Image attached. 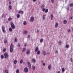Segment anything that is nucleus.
<instances>
[{
    "mask_svg": "<svg viewBox=\"0 0 73 73\" xmlns=\"http://www.w3.org/2000/svg\"><path fill=\"white\" fill-rule=\"evenodd\" d=\"M32 69L33 70H35V66H33Z\"/></svg>",
    "mask_w": 73,
    "mask_h": 73,
    "instance_id": "obj_44",
    "label": "nucleus"
},
{
    "mask_svg": "<svg viewBox=\"0 0 73 73\" xmlns=\"http://www.w3.org/2000/svg\"><path fill=\"white\" fill-rule=\"evenodd\" d=\"M37 52V54H40L41 53V52H40V51H38Z\"/></svg>",
    "mask_w": 73,
    "mask_h": 73,
    "instance_id": "obj_17",
    "label": "nucleus"
},
{
    "mask_svg": "<svg viewBox=\"0 0 73 73\" xmlns=\"http://www.w3.org/2000/svg\"><path fill=\"white\" fill-rule=\"evenodd\" d=\"M43 66H45V63H43Z\"/></svg>",
    "mask_w": 73,
    "mask_h": 73,
    "instance_id": "obj_54",
    "label": "nucleus"
},
{
    "mask_svg": "<svg viewBox=\"0 0 73 73\" xmlns=\"http://www.w3.org/2000/svg\"><path fill=\"white\" fill-rule=\"evenodd\" d=\"M15 42H17V38H15Z\"/></svg>",
    "mask_w": 73,
    "mask_h": 73,
    "instance_id": "obj_30",
    "label": "nucleus"
},
{
    "mask_svg": "<svg viewBox=\"0 0 73 73\" xmlns=\"http://www.w3.org/2000/svg\"><path fill=\"white\" fill-rule=\"evenodd\" d=\"M32 61L33 63H35V62H36V60L35 59H33Z\"/></svg>",
    "mask_w": 73,
    "mask_h": 73,
    "instance_id": "obj_22",
    "label": "nucleus"
},
{
    "mask_svg": "<svg viewBox=\"0 0 73 73\" xmlns=\"http://www.w3.org/2000/svg\"><path fill=\"white\" fill-rule=\"evenodd\" d=\"M27 38H30V35H29L28 36Z\"/></svg>",
    "mask_w": 73,
    "mask_h": 73,
    "instance_id": "obj_50",
    "label": "nucleus"
},
{
    "mask_svg": "<svg viewBox=\"0 0 73 73\" xmlns=\"http://www.w3.org/2000/svg\"><path fill=\"white\" fill-rule=\"evenodd\" d=\"M33 0V1H34V2H35V1H37V0Z\"/></svg>",
    "mask_w": 73,
    "mask_h": 73,
    "instance_id": "obj_58",
    "label": "nucleus"
},
{
    "mask_svg": "<svg viewBox=\"0 0 73 73\" xmlns=\"http://www.w3.org/2000/svg\"><path fill=\"white\" fill-rule=\"evenodd\" d=\"M51 20H52L53 19V14H52L51 15Z\"/></svg>",
    "mask_w": 73,
    "mask_h": 73,
    "instance_id": "obj_15",
    "label": "nucleus"
},
{
    "mask_svg": "<svg viewBox=\"0 0 73 73\" xmlns=\"http://www.w3.org/2000/svg\"><path fill=\"white\" fill-rule=\"evenodd\" d=\"M67 11H69V6H68L67 8H66Z\"/></svg>",
    "mask_w": 73,
    "mask_h": 73,
    "instance_id": "obj_47",
    "label": "nucleus"
},
{
    "mask_svg": "<svg viewBox=\"0 0 73 73\" xmlns=\"http://www.w3.org/2000/svg\"><path fill=\"white\" fill-rule=\"evenodd\" d=\"M23 24L24 25H27V22L26 21H24Z\"/></svg>",
    "mask_w": 73,
    "mask_h": 73,
    "instance_id": "obj_20",
    "label": "nucleus"
},
{
    "mask_svg": "<svg viewBox=\"0 0 73 73\" xmlns=\"http://www.w3.org/2000/svg\"><path fill=\"white\" fill-rule=\"evenodd\" d=\"M17 18H19L20 17V15L19 14H17Z\"/></svg>",
    "mask_w": 73,
    "mask_h": 73,
    "instance_id": "obj_35",
    "label": "nucleus"
},
{
    "mask_svg": "<svg viewBox=\"0 0 73 73\" xmlns=\"http://www.w3.org/2000/svg\"><path fill=\"white\" fill-rule=\"evenodd\" d=\"M48 69L50 70V69H51V68H52V66L51 65H50L48 66Z\"/></svg>",
    "mask_w": 73,
    "mask_h": 73,
    "instance_id": "obj_8",
    "label": "nucleus"
},
{
    "mask_svg": "<svg viewBox=\"0 0 73 73\" xmlns=\"http://www.w3.org/2000/svg\"><path fill=\"white\" fill-rule=\"evenodd\" d=\"M37 33H39V30H37Z\"/></svg>",
    "mask_w": 73,
    "mask_h": 73,
    "instance_id": "obj_56",
    "label": "nucleus"
},
{
    "mask_svg": "<svg viewBox=\"0 0 73 73\" xmlns=\"http://www.w3.org/2000/svg\"><path fill=\"white\" fill-rule=\"evenodd\" d=\"M72 31H73V28H72Z\"/></svg>",
    "mask_w": 73,
    "mask_h": 73,
    "instance_id": "obj_62",
    "label": "nucleus"
},
{
    "mask_svg": "<svg viewBox=\"0 0 73 73\" xmlns=\"http://www.w3.org/2000/svg\"><path fill=\"white\" fill-rule=\"evenodd\" d=\"M12 20V18H9L8 19V21H11V20Z\"/></svg>",
    "mask_w": 73,
    "mask_h": 73,
    "instance_id": "obj_31",
    "label": "nucleus"
},
{
    "mask_svg": "<svg viewBox=\"0 0 73 73\" xmlns=\"http://www.w3.org/2000/svg\"><path fill=\"white\" fill-rule=\"evenodd\" d=\"M62 42H61V41L60 40L59 41V43L60 44V45H61V44Z\"/></svg>",
    "mask_w": 73,
    "mask_h": 73,
    "instance_id": "obj_39",
    "label": "nucleus"
},
{
    "mask_svg": "<svg viewBox=\"0 0 73 73\" xmlns=\"http://www.w3.org/2000/svg\"><path fill=\"white\" fill-rule=\"evenodd\" d=\"M70 19H71V20H72L73 19V17H71L70 18Z\"/></svg>",
    "mask_w": 73,
    "mask_h": 73,
    "instance_id": "obj_52",
    "label": "nucleus"
},
{
    "mask_svg": "<svg viewBox=\"0 0 73 73\" xmlns=\"http://www.w3.org/2000/svg\"><path fill=\"white\" fill-rule=\"evenodd\" d=\"M41 63H43V61L42 60V61H41Z\"/></svg>",
    "mask_w": 73,
    "mask_h": 73,
    "instance_id": "obj_59",
    "label": "nucleus"
},
{
    "mask_svg": "<svg viewBox=\"0 0 73 73\" xmlns=\"http://www.w3.org/2000/svg\"><path fill=\"white\" fill-rule=\"evenodd\" d=\"M26 50V48L25 47L23 49V52H24Z\"/></svg>",
    "mask_w": 73,
    "mask_h": 73,
    "instance_id": "obj_16",
    "label": "nucleus"
},
{
    "mask_svg": "<svg viewBox=\"0 0 73 73\" xmlns=\"http://www.w3.org/2000/svg\"><path fill=\"white\" fill-rule=\"evenodd\" d=\"M14 64H16V63H17V60H14Z\"/></svg>",
    "mask_w": 73,
    "mask_h": 73,
    "instance_id": "obj_26",
    "label": "nucleus"
},
{
    "mask_svg": "<svg viewBox=\"0 0 73 73\" xmlns=\"http://www.w3.org/2000/svg\"><path fill=\"white\" fill-rule=\"evenodd\" d=\"M62 72H65V68H62Z\"/></svg>",
    "mask_w": 73,
    "mask_h": 73,
    "instance_id": "obj_24",
    "label": "nucleus"
},
{
    "mask_svg": "<svg viewBox=\"0 0 73 73\" xmlns=\"http://www.w3.org/2000/svg\"><path fill=\"white\" fill-rule=\"evenodd\" d=\"M42 19L43 20H44L45 19V15H43L42 17Z\"/></svg>",
    "mask_w": 73,
    "mask_h": 73,
    "instance_id": "obj_13",
    "label": "nucleus"
},
{
    "mask_svg": "<svg viewBox=\"0 0 73 73\" xmlns=\"http://www.w3.org/2000/svg\"><path fill=\"white\" fill-rule=\"evenodd\" d=\"M17 46H18V47H19V46H20V43H18L17 45Z\"/></svg>",
    "mask_w": 73,
    "mask_h": 73,
    "instance_id": "obj_42",
    "label": "nucleus"
},
{
    "mask_svg": "<svg viewBox=\"0 0 73 73\" xmlns=\"http://www.w3.org/2000/svg\"><path fill=\"white\" fill-rule=\"evenodd\" d=\"M2 17H5V15H4V14H3L2 15Z\"/></svg>",
    "mask_w": 73,
    "mask_h": 73,
    "instance_id": "obj_49",
    "label": "nucleus"
},
{
    "mask_svg": "<svg viewBox=\"0 0 73 73\" xmlns=\"http://www.w3.org/2000/svg\"><path fill=\"white\" fill-rule=\"evenodd\" d=\"M5 27H4V25H3L2 27V29L3 30L4 29H5Z\"/></svg>",
    "mask_w": 73,
    "mask_h": 73,
    "instance_id": "obj_21",
    "label": "nucleus"
},
{
    "mask_svg": "<svg viewBox=\"0 0 73 73\" xmlns=\"http://www.w3.org/2000/svg\"><path fill=\"white\" fill-rule=\"evenodd\" d=\"M72 69H73V68H72Z\"/></svg>",
    "mask_w": 73,
    "mask_h": 73,
    "instance_id": "obj_63",
    "label": "nucleus"
},
{
    "mask_svg": "<svg viewBox=\"0 0 73 73\" xmlns=\"http://www.w3.org/2000/svg\"><path fill=\"white\" fill-rule=\"evenodd\" d=\"M24 13V12H23V11H19V13H22L23 14Z\"/></svg>",
    "mask_w": 73,
    "mask_h": 73,
    "instance_id": "obj_18",
    "label": "nucleus"
},
{
    "mask_svg": "<svg viewBox=\"0 0 73 73\" xmlns=\"http://www.w3.org/2000/svg\"><path fill=\"white\" fill-rule=\"evenodd\" d=\"M66 23H67V21L66 20H64L63 21V24H66Z\"/></svg>",
    "mask_w": 73,
    "mask_h": 73,
    "instance_id": "obj_12",
    "label": "nucleus"
},
{
    "mask_svg": "<svg viewBox=\"0 0 73 73\" xmlns=\"http://www.w3.org/2000/svg\"><path fill=\"white\" fill-rule=\"evenodd\" d=\"M16 73H19V70L17 69L16 70Z\"/></svg>",
    "mask_w": 73,
    "mask_h": 73,
    "instance_id": "obj_27",
    "label": "nucleus"
},
{
    "mask_svg": "<svg viewBox=\"0 0 73 73\" xmlns=\"http://www.w3.org/2000/svg\"><path fill=\"white\" fill-rule=\"evenodd\" d=\"M44 7H45V6H44V5H42L41 6V8H44Z\"/></svg>",
    "mask_w": 73,
    "mask_h": 73,
    "instance_id": "obj_45",
    "label": "nucleus"
},
{
    "mask_svg": "<svg viewBox=\"0 0 73 73\" xmlns=\"http://www.w3.org/2000/svg\"><path fill=\"white\" fill-rule=\"evenodd\" d=\"M43 41V39H41L40 40V42H42Z\"/></svg>",
    "mask_w": 73,
    "mask_h": 73,
    "instance_id": "obj_34",
    "label": "nucleus"
},
{
    "mask_svg": "<svg viewBox=\"0 0 73 73\" xmlns=\"http://www.w3.org/2000/svg\"><path fill=\"white\" fill-rule=\"evenodd\" d=\"M9 4L10 5H11V1H9Z\"/></svg>",
    "mask_w": 73,
    "mask_h": 73,
    "instance_id": "obj_51",
    "label": "nucleus"
},
{
    "mask_svg": "<svg viewBox=\"0 0 73 73\" xmlns=\"http://www.w3.org/2000/svg\"><path fill=\"white\" fill-rule=\"evenodd\" d=\"M65 47L67 48V49H68V48H69V45L68 44H67L66 45Z\"/></svg>",
    "mask_w": 73,
    "mask_h": 73,
    "instance_id": "obj_10",
    "label": "nucleus"
},
{
    "mask_svg": "<svg viewBox=\"0 0 73 73\" xmlns=\"http://www.w3.org/2000/svg\"><path fill=\"white\" fill-rule=\"evenodd\" d=\"M58 26V23H56L55 24V28H57Z\"/></svg>",
    "mask_w": 73,
    "mask_h": 73,
    "instance_id": "obj_14",
    "label": "nucleus"
},
{
    "mask_svg": "<svg viewBox=\"0 0 73 73\" xmlns=\"http://www.w3.org/2000/svg\"><path fill=\"white\" fill-rule=\"evenodd\" d=\"M67 32L68 33H70L71 32V30L70 29H68L67 30Z\"/></svg>",
    "mask_w": 73,
    "mask_h": 73,
    "instance_id": "obj_25",
    "label": "nucleus"
},
{
    "mask_svg": "<svg viewBox=\"0 0 73 73\" xmlns=\"http://www.w3.org/2000/svg\"><path fill=\"white\" fill-rule=\"evenodd\" d=\"M4 56L5 58H7L9 56V55L8 54V53L6 52L4 54Z\"/></svg>",
    "mask_w": 73,
    "mask_h": 73,
    "instance_id": "obj_2",
    "label": "nucleus"
},
{
    "mask_svg": "<svg viewBox=\"0 0 73 73\" xmlns=\"http://www.w3.org/2000/svg\"><path fill=\"white\" fill-rule=\"evenodd\" d=\"M45 9L44 8H42V11L44 12V11H45Z\"/></svg>",
    "mask_w": 73,
    "mask_h": 73,
    "instance_id": "obj_41",
    "label": "nucleus"
},
{
    "mask_svg": "<svg viewBox=\"0 0 73 73\" xmlns=\"http://www.w3.org/2000/svg\"><path fill=\"white\" fill-rule=\"evenodd\" d=\"M45 12V13H47V12H48V9H46Z\"/></svg>",
    "mask_w": 73,
    "mask_h": 73,
    "instance_id": "obj_36",
    "label": "nucleus"
},
{
    "mask_svg": "<svg viewBox=\"0 0 73 73\" xmlns=\"http://www.w3.org/2000/svg\"><path fill=\"white\" fill-rule=\"evenodd\" d=\"M13 44L11 43L10 45V51L11 53H12L13 52Z\"/></svg>",
    "mask_w": 73,
    "mask_h": 73,
    "instance_id": "obj_1",
    "label": "nucleus"
},
{
    "mask_svg": "<svg viewBox=\"0 0 73 73\" xmlns=\"http://www.w3.org/2000/svg\"><path fill=\"white\" fill-rule=\"evenodd\" d=\"M5 72H6V73H7V72H8V70H5Z\"/></svg>",
    "mask_w": 73,
    "mask_h": 73,
    "instance_id": "obj_46",
    "label": "nucleus"
},
{
    "mask_svg": "<svg viewBox=\"0 0 73 73\" xmlns=\"http://www.w3.org/2000/svg\"><path fill=\"white\" fill-rule=\"evenodd\" d=\"M7 40H5L4 43L5 44H7Z\"/></svg>",
    "mask_w": 73,
    "mask_h": 73,
    "instance_id": "obj_29",
    "label": "nucleus"
},
{
    "mask_svg": "<svg viewBox=\"0 0 73 73\" xmlns=\"http://www.w3.org/2000/svg\"><path fill=\"white\" fill-rule=\"evenodd\" d=\"M27 43H25V46H27Z\"/></svg>",
    "mask_w": 73,
    "mask_h": 73,
    "instance_id": "obj_55",
    "label": "nucleus"
},
{
    "mask_svg": "<svg viewBox=\"0 0 73 73\" xmlns=\"http://www.w3.org/2000/svg\"><path fill=\"white\" fill-rule=\"evenodd\" d=\"M2 31L3 33H5L6 31H5V29L2 30Z\"/></svg>",
    "mask_w": 73,
    "mask_h": 73,
    "instance_id": "obj_40",
    "label": "nucleus"
},
{
    "mask_svg": "<svg viewBox=\"0 0 73 73\" xmlns=\"http://www.w3.org/2000/svg\"><path fill=\"white\" fill-rule=\"evenodd\" d=\"M27 64L28 65L29 68L30 69V68H31V64L30 62H27Z\"/></svg>",
    "mask_w": 73,
    "mask_h": 73,
    "instance_id": "obj_5",
    "label": "nucleus"
},
{
    "mask_svg": "<svg viewBox=\"0 0 73 73\" xmlns=\"http://www.w3.org/2000/svg\"><path fill=\"white\" fill-rule=\"evenodd\" d=\"M5 73H9V72H6Z\"/></svg>",
    "mask_w": 73,
    "mask_h": 73,
    "instance_id": "obj_60",
    "label": "nucleus"
},
{
    "mask_svg": "<svg viewBox=\"0 0 73 73\" xmlns=\"http://www.w3.org/2000/svg\"><path fill=\"white\" fill-rule=\"evenodd\" d=\"M11 26L12 29H15V25L12 22L11 23Z\"/></svg>",
    "mask_w": 73,
    "mask_h": 73,
    "instance_id": "obj_3",
    "label": "nucleus"
},
{
    "mask_svg": "<svg viewBox=\"0 0 73 73\" xmlns=\"http://www.w3.org/2000/svg\"><path fill=\"white\" fill-rule=\"evenodd\" d=\"M9 31L10 32H11V31H12V29L11 28H9Z\"/></svg>",
    "mask_w": 73,
    "mask_h": 73,
    "instance_id": "obj_32",
    "label": "nucleus"
},
{
    "mask_svg": "<svg viewBox=\"0 0 73 73\" xmlns=\"http://www.w3.org/2000/svg\"><path fill=\"white\" fill-rule=\"evenodd\" d=\"M57 73H61V72H60V71H58V72H57Z\"/></svg>",
    "mask_w": 73,
    "mask_h": 73,
    "instance_id": "obj_57",
    "label": "nucleus"
},
{
    "mask_svg": "<svg viewBox=\"0 0 73 73\" xmlns=\"http://www.w3.org/2000/svg\"><path fill=\"white\" fill-rule=\"evenodd\" d=\"M51 2L52 3H53L54 2V0H51Z\"/></svg>",
    "mask_w": 73,
    "mask_h": 73,
    "instance_id": "obj_43",
    "label": "nucleus"
},
{
    "mask_svg": "<svg viewBox=\"0 0 73 73\" xmlns=\"http://www.w3.org/2000/svg\"><path fill=\"white\" fill-rule=\"evenodd\" d=\"M38 47H36L35 48V52H38Z\"/></svg>",
    "mask_w": 73,
    "mask_h": 73,
    "instance_id": "obj_9",
    "label": "nucleus"
},
{
    "mask_svg": "<svg viewBox=\"0 0 73 73\" xmlns=\"http://www.w3.org/2000/svg\"><path fill=\"white\" fill-rule=\"evenodd\" d=\"M43 55L44 56H46V51H44L43 52Z\"/></svg>",
    "mask_w": 73,
    "mask_h": 73,
    "instance_id": "obj_11",
    "label": "nucleus"
},
{
    "mask_svg": "<svg viewBox=\"0 0 73 73\" xmlns=\"http://www.w3.org/2000/svg\"><path fill=\"white\" fill-rule=\"evenodd\" d=\"M35 19V18H34V17H32L30 19V22H33V21H34V19Z\"/></svg>",
    "mask_w": 73,
    "mask_h": 73,
    "instance_id": "obj_6",
    "label": "nucleus"
},
{
    "mask_svg": "<svg viewBox=\"0 0 73 73\" xmlns=\"http://www.w3.org/2000/svg\"><path fill=\"white\" fill-rule=\"evenodd\" d=\"M70 60L71 62H73V59H72V58H71L70 59Z\"/></svg>",
    "mask_w": 73,
    "mask_h": 73,
    "instance_id": "obj_48",
    "label": "nucleus"
},
{
    "mask_svg": "<svg viewBox=\"0 0 73 73\" xmlns=\"http://www.w3.org/2000/svg\"><path fill=\"white\" fill-rule=\"evenodd\" d=\"M1 59H3V58H4V55H1Z\"/></svg>",
    "mask_w": 73,
    "mask_h": 73,
    "instance_id": "obj_19",
    "label": "nucleus"
},
{
    "mask_svg": "<svg viewBox=\"0 0 73 73\" xmlns=\"http://www.w3.org/2000/svg\"><path fill=\"white\" fill-rule=\"evenodd\" d=\"M58 51L57 50L56 51V53H57V54H58Z\"/></svg>",
    "mask_w": 73,
    "mask_h": 73,
    "instance_id": "obj_53",
    "label": "nucleus"
},
{
    "mask_svg": "<svg viewBox=\"0 0 73 73\" xmlns=\"http://www.w3.org/2000/svg\"><path fill=\"white\" fill-rule=\"evenodd\" d=\"M70 7H73V3H72L70 4Z\"/></svg>",
    "mask_w": 73,
    "mask_h": 73,
    "instance_id": "obj_33",
    "label": "nucleus"
},
{
    "mask_svg": "<svg viewBox=\"0 0 73 73\" xmlns=\"http://www.w3.org/2000/svg\"><path fill=\"white\" fill-rule=\"evenodd\" d=\"M11 0H8V1H10Z\"/></svg>",
    "mask_w": 73,
    "mask_h": 73,
    "instance_id": "obj_61",
    "label": "nucleus"
},
{
    "mask_svg": "<svg viewBox=\"0 0 73 73\" xmlns=\"http://www.w3.org/2000/svg\"><path fill=\"white\" fill-rule=\"evenodd\" d=\"M24 71L25 73H27L28 72V68L27 67H25L24 69Z\"/></svg>",
    "mask_w": 73,
    "mask_h": 73,
    "instance_id": "obj_4",
    "label": "nucleus"
},
{
    "mask_svg": "<svg viewBox=\"0 0 73 73\" xmlns=\"http://www.w3.org/2000/svg\"><path fill=\"white\" fill-rule=\"evenodd\" d=\"M23 60L22 59H21L20 62V64H23Z\"/></svg>",
    "mask_w": 73,
    "mask_h": 73,
    "instance_id": "obj_23",
    "label": "nucleus"
},
{
    "mask_svg": "<svg viewBox=\"0 0 73 73\" xmlns=\"http://www.w3.org/2000/svg\"><path fill=\"white\" fill-rule=\"evenodd\" d=\"M31 53V51L29 50H28L27 51V54H29Z\"/></svg>",
    "mask_w": 73,
    "mask_h": 73,
    "instance_id": "obj_7",
    "label": "nucleus"
},
{
    "mask_svg": "<svg viewBox=\"0 0 73 73\" xmlns=\"http://www.w3.org/2000/svg\"><path fill=\"white\" fill-rule=\"evenodd\" d=\"M9 9H12V6L11 5H9Z\"/></svg>",
    "mask_w": 73,
    "mask_h": 73,
    "instance_id": "obj_28",
    "label": "nucleus"
},
{
    "mask_svg": "<svg viewBox=\"0 0 73 73\" xmlns=\"http://www.w3.org/2000/svg\"><path fill=\"white\" fill-rule=\"evenodd\" d=\"M3 52H5L6 51V49H5V48L3 49Z\"/></svg>",
    "mask_w": 73,
    "mask_h": 73,
    "instance_id": "obj_38",
    "label": "nucleus"
},
{
    "mask_svg": "<svg viewBox=\"0 0 73 73\" xmlns=\"http://www.w3.org/2000/svg\"><path fill=\"white\" fill-rule=\"evenodd\" d=\"M27 33H28V31H25L24 33V34H27Z\"/></svg>",
    "mask_w": 73,
    "mask_h": 73,
    "instance_id": "obj_37",
    "label": "nucleus"
}]
</instances>
